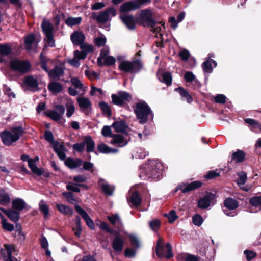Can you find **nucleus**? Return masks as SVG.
<instances>
[{
    "label": "nucleus",
    "instance_id": "nucleus-1",
    "mask_svg": "<svg viewBox=\"0 0 261 261\" xmlns=\"http://www.w3.org/2000/svg\"><path fill=\"white\" fill-rule=\"evenodd\" d=\"M134 108V111L140 124H145L149 120L153 119V113L149 105L143 100L137 102Z\"/></svg>",
    "mask_w": 261,
    "mask_h": 261
},
{
    "label": "nucleus",
    "instance_id": "nucleus-2",
    "mask_svg": "<svg viewBox=\"0 0 261 261\" xmlns=\"http://www.w3.org/2000/svg\"><path fill=\"white\" fill-rule=\"evenodd\" d=\"M153 12L150 8L140 10L136 16V22L143 27L154 28L158 23L153 17Z\"/></svg>",
    "mask_w": 261,
    "mask_h": 261
},
{
    "label": "nucleus",
    "instance_id": "nucleus-3",
    "mask_svg": "<svg viewBox=\"0 0 261 261\" xmlns=\"http://www.w3.org/2000/svg\"><path fill=\"white\" fill-rule=\"evenodd\" d=\"M49 60L50 59L47 58L43 52L40 54L39 64L41 68L48 73L50 79L57 80L59 79L60 76L63 75L65 69L62 66L55 65L54 69L49 70L47 66V63Z\"/></svg>",
    "mask_w": 261,
    "mask_h": 261
},
{
    "label": "nucleus",
    "instance_id": "nucleus-4",
    "mask_svg": "<svg viewBox=\"0 0 261 261\" xmlns=\"http://www.w3.org/2000/svg\"><path fill=\"white\" fill-rule=\"evenodd\" d=\"M44 138L46 141L53 145L52 147L59 158L62 161L65 160L66 155L65 152L67 151V149L64 145L54 140L53 133L50 130H45L44 133Z\"/></svg>",
    "mask_w": 261,
    "mask_h": 261
},
{
    "label": "nucleus",
    "instance_id": "nucleus-5",
    "mask_svg": "<svg viewBox=\"0 0 261 261\" xmlns=\"http://www.w3.org/2000/svg\"><path fill=\"white\" fill-rule=\"evenodd\" d=\"M143 67V64L139 59L134 60L132 61H122L118 66L120 71L125 73H130L132 74L139 73Z\"/></svg>",
    "mask_w": 261,
    "mask_h": 261
},
{
    "label": "nucleus",
    "instance_id": "nucleus-6",
    "mask_svg": "<svg viewBox=\"0 0 261 261\" xmlns=\"http://www.w3.org/2000/svg\"><path fill=\"white\" fill-rule=\"evenodd\" d=\"M23 131L21 127H15L11 131L5 130L1 134V137L3 143L7 146L11 145L17 141L22 134Z\"/></svg>",
    "mask_w": 261,
    "mask_h": 261
},
{
    "label": "nucleus",
    "instance_id": "nucleus-7",
    "mask_svg": "<svg viewBox=\"0 0 261 261\" xmlns=\"http://www.w3.org/2000/svg\"><path fill=\"white\" fill-rule=\"evenodd\" d=\"M163 167L160 162H151L145 168L146 176L154 180H160L162 177Z\"/></svg>",
    "mask_w": 261,
    "mask_h": 261
},
{
    "label": "nucleus",
    "instance_id": "nucleus-8",
    "mask_svg": "<svg viewBox=\"0 0 261 261\" xmlns=\"http://www.w3.org/2000/svg\"><path fill=\"white\" fill-rule=\"evenodd\" d=\"M9 65L12 70L22 74L27 73L31 67V64L28 61L20 60L17 58L11 60L10 61Z\"/></svg>",
    "mask_w": 261,
    "mask_h": 261
},
{
    "label": "nucleus",
    "instance_id": "nucleus-9",
    "mask_svg": "<svg viewBox=\"0 0 261 261\" xmlns=\"http://www.w3.org/2000/svg\"><path fill=\"white\" fill-rule=\"evenodd\" d=\"M86 145V151L88 153L93 152L95 144L92 137L89 135L85 136L84 140L80 143H76L72 145V148L74 151L79 152L84 151Z\"/></svg>",
    "mask_w": 261,
    "mask_h": 261
},
{
    "label": "nucleus",
    "instance_id": "nucleus-10",
    "mask_svg": "<svg viewBox=\"0 0 261 261\" xmlns=\"http://www.w3.org/2000/svg\"><path fill=\"white\" fill-rule=\"evenodd\" d=\"M111 98L113 104L126 108L129 106L125 102H129L132 99V95L126 91H119L117 94H112Z\"/></svg>",
    "mask_w": 261,
    "mask_h": 261
},
{
    "label": "nucleus",
    "instance_id": "nucleus-11",
    "mask_svg": "<svg viewBox=\"0 0 261 261\" xmlns=\"http://www.w3.org/2000/svg\"><path fill=\"white\" fill-rule=\"evenodd\" d=\"M216 192L215 191H205L203 196L197 201V206L201 210L208 208L211 203L216 201Z\"/></svg>",
    "mask_w": 261,
    "mask_h": 261
},
{
    "label": "nucleus",
    "instance_id": "nucleus-12",
    "mask_svg": "<svg viewBox=\"0 0 261 261\" xmlns=\"http://www.w3.org/2000/svg\"><path fill=\"white\" fill-rule=\"evenodd\" d=\"M163 239L159 238L157 241V244L156 247V254L158 257L160 258L165 257L167 259H170L173 256V254L172 252V248L171 244L169 243H167L166 244V247L167 248L166 253L164 254V247L163 245Z\"/></svg>",
    "mask_w": 261,
    "mask_h": 261
},
{
    "label": "nucleus",
    "instance_id": "nucleus-13",
    "mask_svg": "<svg viewBox=\"0 0 261 261\" xmlns=\"http://www.w3.org/2000/svg\"><path fill=\"white\" fill-rule=\"evenodd\" d=\"M55 109L44 111V114L55 121H59L62 118V115L64 114L65 108L63 105H57L55 106Z\"/></svg>",
    "mask_w": 261,
    "mask_h": 261
},
{
    "label": "nucleus",
    "instance_id": "nucleus-14",
    "mask_svg": "<svg viewBox=\"0 0 261 261\" xmlns=\"http://www.w3.org/2000/svg\"><path fill=\"white\" fill-rule=\"evenodd\" d=\"M74 208L85 221L86 225L89 227V228L91 230H94L95 229L94 222L89 217L87 213L77 204H75L74 205Z\"/></svg>",
    "mask_w": 261,
    "mask_h": 261
},
{
    "label": "nucleus",
    "instance_id": "nucleus-15",
    "mask_svg": "<svg viewBox=\"0 0 261 261\" xmlns=\"http://www.w3.org/2000/svg\"><path fill=\"white\" fill-rule=\"evenodd\" d=\"M141 7L137 0H133L123 3L120 8L121 13H126L131 11H134L141 8Z\"/></svg>",
    "mask_w": 261,
    "mask_h": 261
},
{
    "label": "nucleus",
    "instance_id": "nucleus-16",
    "mask_svg": "<svg viewBox=\"0 0 261 261\" xmlns=\"http://www.w3.org/2000/svg\"><path fill=\"white\" fill-rule=\"evenodd\" d=\"M115 238L112 243V246L115 252H121L124 245V241L118 231H115Z\"/></svg>",
    "mask_w": 261,
    "mask_h": 261
},
{
    "label": "nucleus",
    "instance_id": "nucleus-17",
    "mask_svg": "<svg viewBox=\"0 0 261 261\" xmlns=\"http://www.w3.org/2000/svg\"><path fill=\"white\" fill-rule=\"evenodd\" d=\"M202 186V182L200 181L196 180L188 184L187 186L182 188V186L180 185L178 186L175 190V192L178 190H181L182 193H187L190 191L196 190L200 188Z\"/></svg>",
    "mask_w": 261,
    "mask_h": 261
},
{
    "label": "nucleus",
    "instance_id": "nucleus-18",
    "mask_svg": "<svg viewBox=\"0 0 261 261\" xmlns=\"http://www.w3.org/2000/svg\"><path fill=\"white\" fill-rule=\"evenodd\" d=\"M14 247L10 244L4 245V248L1 249V255L5 261H18L15 258L11 256Z\"/></svg>",
    "mask_w": 261,
    "mask_h": 261
},
{
    "label": "nucleus",
    "instance_id": "nucleus-19",
    "mask_svg": "<svg viewBox=\"0 0 261 261\" xmlns=\"http://www.w3.org/2000/svg\"><path fill=\"white\" fill-rule=\"evenodd\" d=\"M120 19L126 27L130 30H133L136 28V17L132 15H126L121 16Z\"/></svg>",
    "mask_w": 261,
    "mask_h": 261
},
{
    "label": "nucleus",
    "instance_id": "nucleus-20",
    "mask_svg": "<svg viewBox=\"0 0 261 261\" xmlns=\"http://www.w3.org/2000/svg\"><path fill=\"white\" fill-rule=\"evenodd\" d=\"M97 183L105 195L109 196L113 195L115 189L114 186H111L109 184L105 181L104 179L101 178H99Z\"/></svg>",
    "mask_w": 261,
    "mask_h": 261
},
{
    "label": "nucleus",
    "instance_id": "nucleus-21",
    "mask_svg": "<svg viewBox=\"0 0 261 261\" xmlns=\"http://www.w3.org/2000/svg\"><path fill=\"white\" fill-rule=\"evenodd\" d=\"M113 136V139L111 141V144L115 145L119 147H124L127 144V141L125 139L124 136L122 135L115 134Z\"/></svg>",
    "mask_w": 261,
    "mask_h": 261
},
{
    "label": "nucleus",
    "instance_id": "nucleus-22",
    "mask_svg": "<svg viewBox=\"0 0 261 261\" xmlns=\"http://www.w3.org/2000/svg\"><path fill=\"white\" fill-rule=\"evenodd\" d=\"M244 120L246 124L249 125L252 131L256 133H261V123L258 121L251 118H245Z\"/></svg>",
    "mask_w": 261,
    "mask_h": 261
},
{
    "label": "nucleus",
    "instance_id": "nucleus-23",
    "mask_svg": "<svg viewBox=\"0 0 261 261\" xmlns=\"http://www.w3.org/2000/svg\"><path fill=\"white\" fill-rule=\"evenodd\" d=\"M83 164V160L80 158L68 157L65 161V165L69 168L73 169L80 167Z\"/></svg>",
    "mask_w": 261,
    "mask_h": 261
},
{
    "label": "nucleus",
    "instance_id": "nucleus-24",
    "mask_svg": "<svg viewBox=\"0 0 261 261\" xmlns=\"http://www.w3.org/2000/svg\"><path fill=\"white\" fill-rule=\"evenodd\" d=\"M175 91L179 94L182 100L186 101L188 103H191L193 101V98L188 90L182 87H178L175 89Z\"/></svg>",
    "mask_w": 261,
    "mask_h": 261
},
{
    "label": "nucleus",
    "instance_id": "nucleus-25",
    "mask_svg": "<svg viewBox=\"0 0 261 261\" xmlns=\"http://www.w3.org/2000/svg\"><path fill=\"white\" fill-rule=\"evenodd\" d=\"M70 38L73 44L80 45L84 43L85 37L83 32L75 31L71 35Z\"/></svg>",
    "mask_w": 261,
    "mask_h": 261
},
{
    "label": "nucleus",
    "instance_id": "nucleus-26",
    "mask_svg": "<svg viewBox=\"0 0 261 261\" xmlns=\"http://www.w3.org/2000/svg\"><path fill=\"white\" fill-rule=\"evenodd\" d=\"M38 156L34 157V174H36L39 176L43 175L45 178H49L50 174L49 172L45 171L43 168H38L36 162L39 161Z\"/></svg>",
    "mask_w": 261,
    "mask_h": 261
},
{
    "label": "nucleus",
    "instance_id": "nucleus-27",
    "mask_svg": "<svg viewBox=\"0 0 261 261\" xmlns=\"http://www.w3.org/2000/svg\"><path fill=\"white\" fill-rule=\"evenodd\" d=\"M77 101L78 102V104L79 107L81 109H84V113L86 115H88L89 114L88 109L91 108V102L90 100L86 97H79L77 99Z\"/></svg>",
    "mask_w": 261,
    "mask_h": 261
},
{
    "label": "nucleus",
    "instance_id": "nucleus-28",
    "mask_svg": "<svg viewBox=\"0 0 261 261\" xmlns=\"http://www.w3.org/2000/svg\"><path fill=\"white\" fill-rule=\"evenodd\" d=\"M47 87L48 90L54 94L61 92L63 89L62 84L56 81L50 82Z\"/></svg>",
    "mask_w": 261,
    "mask_h": 261
},
{
    "label": "nucleus",
    "instance_id": "nucleus-29",
    "mask_svg": "<svg viewBox=\"0 0 261 261\" xmlns=\"http://www.w3.org/2000/svg\"><path fill=\"white\" fill-rule=\"evenodd\" d=\"M112 126L116 133H124L128 127L126 121L124 120L114 122Z\"/></svg>",
    "mask_w": 261,
    "mask_h": 261
},
{
    "label": "nucleus",
    "instance_id": "nucleus-30",
    "mask_svg": "<svg viewBox=\"0 0 261 261\" xmlns=\"http://www.w3.org/2000/svg\"><path fill=\"white\" fill-rule=\"evenodd\" d=\"M246 157V153L240 149H237L236 152H234L231 156V160L229 162L235 161L237 163H242L245 161Z\"/></svg>",
    "mask_w": 261,
    "mask_h": 261
},
{
    "label": "nucleus",
    "instance_id": "nucleus-31",
    "mask_svg": "<svg viewBox=\"0 0 261 261\" xmlns=\"http://www.w3.org/2000/svg\"><path fill=\"white\" fill-rule=\"evenodd\" d=\"M212 63L214 64V66L216 67L217 64L216 61L212 59H209L202 64V68L204 73H211L213 72Z\"/></svg>",
    "mask_w": 261,
    "mask_h": 261
},
{
    "label": "nucleus",
    "instance_id": "nucleus-32",
    "mask_svg": "<svg viewBox=\"0 0 261 261\" xmlns=\"http://www.w3.org/2000/svg\"><path fill=\"white\" fill-rule=\"evenodd\" d=\"M97 149L99 152L103 154L116 153L118 152V149L111 148L104 143L98 144Z\"/></svg>",
    "mask_w": 261,
    "mask_h": 261
},
{
    "label": "nucleus",
    "instance_id": "nucleus-33",
    "mask_svg": "<svg viewBox=\"0 0 261 261\" xmlns=\"http://www.w3.org/2000/svg\"><path fill=\"white\" fill-rule=\"evenodd\" d=\"M223 204L229 210H234L239 207L238 201L232 197L226 198L224 200Z\"/></svg>",
    "mask_w": 261,
    "mask_h": 261
},
{
    "label": "nucleus",
    "instance_id": "nucleus-34",
    "mask_svg": "<svg viewBox=\"0 0 261 261\" xmlns=\"http://www.w3.org/2000/svg\"><path fill=\"white\" fill-rule=\"evenodd\" d=\"M0 210L3 211L12 221L16 222L19 218L20 213L18 211L6 210L3 208H0Z\"/></svg>",
    "mask_w": 261,
    "mask_h": 261
},
{
    "label": "nucleus",
    "instance_id": "nucleus-35",
    "mask_svg": "<svg viewBox=\"0 0 261 261\" xmlns=\"http://www.w3.org/2000/svg\"><path fill=\"white\" fill-rule=\"evenodd\" d=\"M128 200L135 207H138L141 204L142 198L140 194L136 191L133 193L129 199Z\"/></svg>",
    "mask_w": 261,
    "mask_h": 261
},
{
    "label": "nucleus",
    "instance_id": "nucleus-36",
    "mask_svg": "<svg viewBox=\"0 0 261 261\" xmlns=\"http://www.w3.org/2000/svg\"><path fill=\"white\" fill-rule=\"evenodd\" d=\"M56 206L57 210L64 215L71 216L73 213V210L72 208L64 204L56 203Z\"/></svg>",
    "mask_w": 261,
    "mask_h": 261
},
{
    "label": "nucleus",
    "instance_id": "nucleus-37",
    "mask_svg": "<svg viewBox=\"0 0 261 261\" xmlns=\"http://www.w3.org/2000/svg\"><path fill=\"white\" fill-rule=\"evenodd\" d=\"M12 207L17 211H20L26 207L25 202L20 198H17L12 201Z\"/></svg>",
    "mask_w": 261,
    "mask_h": 261
},
{
    "label": "nucleus",
    "instance_id": "nucleus-38",
    "mask_svg": "<svg viewBox=\"0 0 261 261\" xmlns=\"http://www.w3.org/2000/svg\"><path fill=\"white\" fill-rule=\"evenodd\" d=\"M11 52V48L8 44H0V61H3L2 56H7Z\"/></svg>",
    "mask_w": 261,
    "mask_h": 261
},
{
    "label": "nucleus",
    "instance_id": "nucleus-39",
    "mask_svg": "<svg viewBox=\"0 0 261 261\" xmlns=\"http://www.w3.org/2000/svg\"><path fill=\"white\" fill-rule=\"evenodd\" d=\"M11 199L8 193L4 190H0V204L6 206L10 203Z\"/></svg>",
    "mask_w": 261,
    "mask_h": 261
},
{
    "label": "nucleus",
    "instance_id": "nucleus-40",
    "mask_svg": "<svg viewBox=\"0 0 261 261\" xmlns=\"http://www.w3.org/2000/svg\"><path fill=\"white\" fill-rule=\"evenodd\" d=\"M99 106L100 108L103 115H106L107 117H110L112 115V111L109 105L105 101L99 102Z\"/></svg>",
    "mask_w": 261,
    "mask_h": 261
},
{
    "label": "nucleus",
    "instance_id": "nucleus-41",
    "mask_svg": "<svg viewBox=\"0 0 261 261\" xmlns=\"http://www.w3.org/2000/svg\"><path fill=\"white\" fill-rule=\"evenodd\" d=\"M82 18L81 17H68L65 20V23L69 27L78 25L81 23Z\"/></svg>",
    "mask_w": 261,
    "mask_h": 261
},
{
    "label": "nucleus",
    "instance_id": "nucleus-42",
    "mask_svg": "<svg viewBox=\"0 0 261 261\" xmlns=\"http://www.w3.org/2000/svg\"><path fill=\"white\" fill-rule=\"evenodd\" d=\"M72 230L75 231L74 234L77 238L81 237L82 227L81 219L79 216H76L75 217V226L72 228Z\"/></svg>",
    "mask_w": 261,
    "mask_h": 261
},
{
    "label": "nucleus",
    "instance_id": "nucleus-43",
    "mask_svg": "<svg viewBox=\"0 0 261 261\" xmlns=\"http://www.w3.org/2000/svg\"><path fill=\"white\" fill-rule=\"evenodd\" d=\"M108 220L113 225H116V222H118L119 223V226H118V229L119 230H120L122 229V223L119 218V215L117 214L113 215L111 216H108Z\"/></svg>",
    "mask_w": 261,
    "mask_h": 261
},
{
    "label": "nucleus",
    "instance_id": "nucleus-44",
    "mask_svg": "<svg viewBox=\"0 0 261 261\" xmlns=\"http://www.w3.org/2000/svg\"><path fill=\"white\" fill-rule=\"evenodd\" d=\"M46 38L44 40L46 41V43L44 45V48L42 52L45 50V48L48 46L53 47L55 46V40L54 38L53 34L46 35Z\"/></svg>",
    "mask_w": 261,
    "mask_h": 261
},
{
    "label": "nucleus",
    "instance_id": "nucleus-45",
    "mask_svg": "<svg viewBox=\"0 0 261 261\" xmlns=\"http://www.w3.org/2000/svg\"><path fill=\"white\" fill-rule=\"evenodd\" d=\"M42 29L45 35L53 34V25L47 21H43L41 24Z\"/></svg>",
    "mask_w": 261,
    "mask_h": 261
},
{
    "label": "nucleus",
    "instance_id": "nucleus-46",
    "mask_svg": "<svg viewBox=\"0 0 261 261\" xmlns=\"http://www.w3.org/2000/svg\"><path fill=\"white\" fill-rule=\"evenodd\" d=\"M161 82L165 83L167 86H171L172 82V76L170 72H166L162 75V79H160Z\"/></svg>",
    "mask_w": 261,
    "mask_h": 261
},
{
    "label": "nucleus",
    "instance_id": "nucleus-47",
    "mask_svg": "<svg viewBox=\"0 0 261 261\" xmlns=\"http://www.w3.org/2000/svg\"><path fill=\"white\" fill-rule=\"evenodd\" d=\"M249 204L253 207H259L261 206V196H256L252 197L249 199ZM261 208H259L260 210Z\"/></svg>",
    "mask_w": 261,
    "mask_h": 261
},
{
    "label": "nucleus",
    "instance_id": "nucleus-48",
    "mask_svg": "<svg viewBox=\"0 0 261 261\" xmlns=\"http://www.w3.org/2000/svg\"><path fill=\"white\" fill-rule=\"evenodd\" d=\"M109 18V14H108L107 11L100 12L98 15L96 17L97 21L99 23H105L107 22Z\"/></svg>",
    "mask_w": 261,
    "mask_h": 261
},
{
    "label": "nucleus",
    "instance_id": "nucleus-49",
    "mask_svg": "<svg viewBox=\"0 0 261 261\" xmlns=\"http://www.w3.org/2000/svg\"><path fill=\"white\" fill-rule=\"evenodd\" d=\"M221 171L218 170H211L207 172V174L204 176V178L206 180H212L215 179L220 175Z\"/></svg>",
    "mask_w": 261,
    "mask_h": 261
},
{
    "label": "nucleus",
    "instance_id": "nucleus-50",
    "mask_svg": "<svg viewBox=\"0 0 261 261\" xmlns=\"http://www.w3.org/2000/svg\"><path fill=\"white\" fill-rule=\"evenodd\" d=\"M22 87L24 89L31 91L33 89V76L26 77L23 82Z\"/></svg>",
    "mask_w": 261,
    "mask_h": 261
},
{
    "label": "nucleus",
    "instance_id": "nucleus-51",
    "mask_svg": "<svg viewBox=\"0 0 261 261\" xmlns=\"http://www.w3.org/2000/svg\"><path fill=\"white\" fill-rule=\"evenodd\" d=\"M25 48L28 51H30L32 49L33 45V34H30L25 38Z\"/></svg>",
    "mask_w": 261,
    "mask_h": 261
},
{
    "label": "nucleus",
    "instance_id": "nucleus-52",
    "mask_svg": "<svg viewBox=\"0 0 261 261\" xmlns=\"http://www.w3.org/2000/svg\"><path fill=\"white\" fill-rule=\"evenodd\" d=\"M203 221L202 217L199 214H196L192 217V222L196 226H201Z\"/></svg>",
    "mask_w": 261,
    "mask_h": 261
},
{
    "label": "nucleus",
    "instance_id": "nucleus-53",
    "mask_svg": "<svg viewBox=\"0 0 261 261\" xmlns=\"http://www.w3.org/2000/svg\"><path fill=\"white\" fill-rule=\"evenodd\" d=\"M39 210L43 214L44 218H46L49 215V208L43 201L39 203Z\"/></svg>",
    "mask_w": 261,
    "mask_h": 261
},
{
    "label": "nucleus",
    "instance_id": "nucleus-54",
    "mask_svg": "<svg viewBox=\"0 0 261 261\" xmlns=\"http://www.w3.org/2000/svg\"><path fill=\"white\" fill-rule=\"evenodd\" d=\"M164 215L165 217H168V221L170 223H172L178 218V216L176 215L175 211L173 210H171L168 214H165Z\"/></svg>",
    "mask_w": 261,
    "mask_h": 261
},
{
    "label": "nucleus",
    "instance_id": "nucleus-55",
    "mask_svg": "<svg viewBox=\"0 0 261 261\" xmlns=\"http://www.w3.org/2000/svg\"><path fill=\"white\" fill-rule=\"evenodd\" d=\"M77 185V183L70 182L69 184L66 185V189L71 192H74L79 193L81 190Z\"/></svg>",
    "mask_w": 261,
    "mask_h": 261
},
{
    "label": "nucleus",
    "instance_id": "nucleus-56",
    "mask_svg": "<svg viewBox=\"0 0 261 261\" xmlns=\"http://www.w3.org/2000/svg\"><path fill=\"white\" fill-rule=\"evenodd\" d=\"M62 195L70 203L72 204L73 202L76 201L73 193L70 191L64 192L62 193Z\"/></svg>",
    "mask_w": 261,
    "mask_h": 261
},
{
    "label": "nucleus",
    "instance_id": "nucleus-57",
    "mask_svg": "<svg viewBox=\"0 0 261 261\" xmlns=\"http://www.w3.org/2000/svg\"><path fill=\"white\" fill-rule=\"evenodd\" d=\"M130 245L136 248L140 247V242L138 238L133 234H129L128 236Z\"/></svg>",
    "mask_w": 261,
    "mask_h": 261
},
{
    "label": "nucleus",
    "instance_id": "nucleus-58",
    "mask_svg": "<svg viewBox=\"0 0 261 261\" xmlns=\"http://www.w3.org/2000/svg\"><path fill=\"white\" fill-rule=\"evenodd\" d=\"M101 134L105 137H109L112 138L113 135L115 134L112 133L110 126L105 125L101 130Z\"/></svg>",
    "mask_w": 261,
    "mask_h": 261
},
{
    "label": "nucleus",
    "instance_id": "nucleus-59",
    "mask_svg": "<svg viewBox=\"0 0 261 261\" xmlns=\"http://www.w3.org/2000/svg\"><path fill=\"white\" fill-rule=\"evenodd\" d=\"M149 227L153 231L158 230L161 227V222L159 220L154 219L149 222Z\"/></svg>",
    "mask_w": 261,
    "mask_h": 261
},
{
    "label": "nucleus",
    "instance_id": "nucleus-60",
    "mask_svg": "<svg viewBox=\"0 0 261 261\" xmlns=\"http://www.w3.org/2000/svg\"><path fill=\"white\" fill-rule=\"evenodd\" d=\"M99 228L108 233H110L111 234H114L115 233V230H112L110 228L108 225V224L104 221H101L99 225Z\"/></svg>",
    "mask_w": 261,
    "mask_h": 261
},
{
    "label": "nucleus",
    "instance_id": "nucleus-61",
    "mask_svg": "<svg viewBox=\"0 0 261 261\" xmlns=\"http://www.w3.org/2000/svg\"><path fill=\"white\" fill-rule=\"evenodd\" d=\"M2 226L3 228L8 231H12L14 229V226L13 224L7 222L6 219L2 220Z\"/></svg>",
    "mask_w": 261,
    "mask_h": 261
},
{
    "label": "nucleus",
    "instance_id": "nucleus-62",
    "mask_svg": "<svg viewBox=\"0 0 261 261\" xmlns=\"http://www.w3.org/2000/svg\"><path fill=\"white\" fill-rule=\"evenodd\" d=\"M226 97L223 94H217L214 98L215 102L219 104H224L226 102Z\"/></svg>",
    "mask_w": 261,
    "mask_h": 261
},
{
    "label": "nucleus",
    "instance_id": "nucleus-63",
    "mask_svg": "<svg viewBox=\"0 0 261 261\" xmlns=\"http://www.w3.org/2000/svg\"><path fill=\"white\" fill-rule=\"evenodd\" d=\"M107 39L105 37H98L94 40L95 44L98 46L101 47L105 45Z\"/></svg>",
    "mask_w": 261,
    "mask_h": 261
},
{
    "label": "nucleus",
    "instance_id": "nucleus-64",
    "mask_svg": "<svg viewBox=\"0 0 261 261\" xmlns=\"http://www.w3.org/2000/svg\"><path fill=\"white\" fill-rule=\"evenodd\" d=\"M184 79L187 82H192L195 79V75L191 71L186 72L184 75Z\"/></svg>",
    "mask_w": 261,
    "mask_h": 261
}]
</instances>
